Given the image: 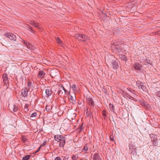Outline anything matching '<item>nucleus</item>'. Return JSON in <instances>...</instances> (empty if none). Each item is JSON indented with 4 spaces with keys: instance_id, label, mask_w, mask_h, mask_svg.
Instances as JSON below:
<instances>
[{
    "instance_id": "39",
    "label": "nucleus",
    "mask_w": 160,
    "mask_h": 160,
    "mask_svg": "<svg viewBox=\"0 0 160 160\" xmlns=\"http://www.w3.org/2000/svg\"><path fill=\"white\" fill-rule=\"evenodd\" d=\"M28 140V139H27L26 138H25L24 137H22V141L24 143H25Z\"/></svg>"
},
{
    "instance_id": "42",
    "label": "nucleus",
    "mask_w": 160,
    "mask_h": 160,
    "mask_svg": "<svg viewBox=\"0 0 160 160\" xmlns=\"http://www.w3.org/2000/svg\"><path fill=\"white\" fill-rule=\"evenodd\" d=\"M22 40V42L23 43V44L26 46L27 45V43L28 42H26L25 41H24L23 39H21Z\"/></svg>"
},
{
    "instance_id": "33",
    "label": "nucleus",
    "mask_w": 160,
    "mask_h": 160,
    "mask_svg": "<svg viewBox=\"0 0 160 160\" xmlns=\"http://www.w3.org/2000/svg\"><path fill=\"white\" fill-rule=\"evenodd\" d=\"M72 88L74 92L77 91V87L75 85H72Z\"/></svg>"
},
{
    "instance_id": "7",
    "label": "nucleus",
    "mask_w": 160,
    "mask_h": 160,
    "mask_svg": "<svg viewBox=\"0 0 160 160\" xmlns=\"http://www.w3.org/2000/svg\"><path fill=\"white\" fill-rule=\"evenodd\" d=\"M37 92L33 93L30 96V98H31V102H33L35 103L36 102H37L38 99V97L36 95Z\"/></svg>"
},
{
    "instance_id": "1",
    "label": "nucleus",
    "mask_w": 160,
    "mask_h": 160,
    "mask_svg": "<svg viewBox=\"0 0 160 160\" xmlns=\"http://www.w3.org/2000/svg\"><path fill=\"white\" fill-rule=\"evenodd\" d=\"M74 37L79 41H82L86 42L88 39V37L82 34H76L74 35Z\"/></svg>"
},
{
    "instance_id": "55",
    "label": "nucleus",
    "mask_w": 160,
    "mask_h": 160,
    "mask_svg": "<svg viewBox=\"0 0 160 160\" xmlns=\"http://www.w3.org/2000/svg\"><path fill=\"white\" fill-rule=\"evenodd\" d=\"M44 142H45V143H47V142H48V141H47L46 140V141H45Z\"/></svg>"
},
{
    "instance_id": "16",
    "label": "nucleus",
    "mask_w": 160,
    "mask_h": 160,
    "mask_svg": "<svg viewBox=\"0 0 160 160\" xmlns=\"http://www.w3.org/2000/svg\"><path fill=\"white\" fill-rule=\"evenodd\" d=\"M45 75V73L43 71L40 70L38 74V76L39 78H43L44 77Z\"/></svg>"
},
{
    "instance_id": "17",
    "label": "nucleus",
    "mask_w": 160,
    "mask_h": 160,
    "mask_svg": "<svg viewBox=\"0 0 160 160\" xmlns=\"http://www.w3.org/2000/svg\"><path fill=\"white\" fill-rule=\"evenodd\" d=\"M133 68L135 70L140 71L141 70V65L139 63L134 65Z\"/></svg>"
},
{
    "instance_id": "37",
    "label": "nucleus",
    "mask_w": 160,
    "mask_h": 160,
    "mask_svg": "<svg viewBox=\"0 0 160 160\" xmlns=\"http://www.w3.org/2000/svg\"><path fill=\"white\" fill-rule=\"evenodd\" d=\"M56 42H57L59 44L62 43V41L60 40V39L58 37H57L56 38Z\"/></svg>"
},
{
    "instance_id": "4",
    "label": "nucleus",
    "mask_w": 160,
    "mask_h": 160,
    "mask_svg": "<svg viewBox=\"0 0 160 160\" xmlns=\"http://www.w3.org/2000/svg\"><path fill=\"white\" fill-rule=\"evenodd\" d=\"M28 90L27 88H25L24 89L22 90L21 94L22 97L24 99L23 101H27L28 99H26V98L27 97L28 94Z\"/></svg>"
},
{
    "instance_id": "52",
    "label": "nucleus",
    "mask_w": 160,
    "mask_h": 160,
    "mask_svg": "<svg viewBox=\"0 0 160 160\" xmlns=\"http://www.w3.org/2000/svg\"><path fill=\"white\" fill-rule=\"evenodd\" d=\"M86 114L87 115L89 116V115H90V112H88V111H87L86 112Z\"/></svg>"
},
{
    "instance_id": "20",
    "label": "nucleus",
    "mask_w": 160,
    "mask_h": 160,
    "mask_svg": "<svg viewBox=\"0 0 160 160\" xmlns=\"http://www.w3.org/2000/svg\"><path fill=\"white\" fill-rule=\"evenodd\" d=\"M109 107L112 112H113L115 113L117 115V114L115 112V109L114 108V106L111 103H110L109 105Z\"/></svg>"
},
{
    "instance_id": "27",
    "label": "nucleus",
    "mask_w": 160,
    "mask_h": 160,
    "mask_svg": "<svg viewBox=\"0 0 160 160\" xmlns=\"http://www.w3.org/2000/svg\"><path fill=\"white\" fill-rule=\"evenodd\" d=\"M122 94L123 95V97L125 98L127 97L128 98L129 97V94L125 92L124 91H122Z\"/></svg>"
},
{
    "instance_id": "46",
    "label": "nucleus",
    "mask_w": 160,
    "mask_h": 160,
    "mask_svg": "<svg viewBox=\"0 0 160 160\" xmlns=\"http://www.w3.org/2000/svg\"><path fill=\"white\" fill-rule=\"evenodd\" d=\"M28 70V71H30V68H28V67H26L25 68H23V73H25L24 72V71L25 70Z\"/></svg>"
},
{
    "instance_id": "32",
    "label": "nucleus",
    "mask_w": 160,
    "mask_h": 160,
    "mask_svg": "<svg viewBox=\"0 0 160 160\" xmlns=\"http://www.w3.org/2000/svg\"><path fill=\"white\" fill-rule=\"evenodd\" d=\"M58 92L59 96L61 97L63 94V92L62 91L60 88L58 89Z\"/></svg>"
},
{
    "instance_id": "35",
    "label": "nucleus",
    "mask_w": 160,
    "mask_h": 160,
    "mask_svg": "<svg viewBox=\"0 0 160 160\" xmlns=\"http://www.w3.org/2000/svg\"><path fill=\"white\" fill-rule=\"evenodd\" d=\"M29 105L28 104H25V105L24 106V109H25V112H26L27 111H28V108L29 107Z\"/></svg>"
},
{
    "instance_id": "54",
    "label": "nucleus",
    "mask_w": 160,
    "mask_h": 160,
    "mask_svg": "<svg viewBox=\"0 0 160 160\" xmlns=\"http://www.w3.org/2000/svg\"><path fill=\"white\" fill-rule=\"evenodd\" d=\"M104 92L105 94H106L107 93V92L106 91H105Z\"/></svg>"
},
{
    "instance_id": "3",
    "label": "nucleus",
    "mask_w": 160,
    "mask_h": 160,
    "mask_svg": "<svg viewBox=\"0 0 160 160\" xmlns=\"http://www.w3.org/2000/svg\"><path fill=\"white\" fill-rule=\"evenodd\" d=\"M136 85L139 89H141L144 91H147V89L146 87L144 85L143 83L140 81L138 80L137 81Z\"/></svg>"
},
{
    "instance_id": "12",
    "label": "nucleus",
    "mask_w": 160,
    "mask_h": 160,
    "mask_svg": "<svg viewBox=\"0 0 160 160\" xmlns=\"http://www.w3.org/2000/svg\"><path fill=\"white\" fill-rule=\"evenodd\" d=\"M87 100L88 102L89 103V104L90 106H94V101H93L92 98L90 97H88L87 98Z\"/></svg>"
},
{
    "instance_id": "53",
    "label": "nucleus",
    "mask_w": 160,
    "mask_h": 160,
    "mask_svg": "<svg viewBox=\"0 0 160 160\" xmlns=\"http://www.w3.org/2000/svg\"><path fill=\"white\" fill-rule=\"evenodd\" d=\"M103 117V118L105 121H107V120H108L107 118V117Z\"/></svg>"
},
{
    "instance_id": "11",
    "label": "nucleus",
    "mask_w": 160,
    "mask_h": 160,
    "mask_svg": "<svg viewBox=\"0 0 160 160\" xmlns=\"http://www.w3.org/2000/svg\"><path fill=\"white\" fill-rule=\"evenodd\" d=\"M139 102H140L139 104L140 105L146 108H149L150 107V105L149 104H147L146 102L143 100L139 101Z\"/></svg>"
},
{
    "instance_id": "31",
    "label": "nucleus",
    "mask_w": 160,
    "mask_h": 160,
    "mask_svg": "<svg viewBox=\"0 0 160 160\" xmlns=\"http://www.w3.org/2000/svg\"><path fill=\"white\" fill-rule=\"evenodd\" d=\"M88 150V146L86 145L84 147L83 149L82 150V152H85L86 151H87Z\"/></svg>"
},
{
    "instance_id": "28",
    "label": "nucleus",
    "mask_w": 160,
    "mask_h": 160,
    "mask_svg": "<svg viewBox=\"0 0 160 160\" xmlns=\"http://www.w3.org/2000/svg\"><path fill=\"white\" fill-rule=\"evenodd\" d=\"M78 155L77 154L75 155H73L72 156V160H77L78 158Z\"/></svg>"
},
{
    "instance_id": "36",
    "label": "nucleus",
    "mask_w": 160,
    "mask_h": 160,
    "mask_svg": "<svg viewBox=\"0 0 160 160\" xmlns=\"http://www.w3.org/2000/svg\"><path fill=\"white\" fill-rule=\"evenodd\" d=\"M18 109V107H17L15 105H13V112H16Z\"/></svg>"
},
{
    "instance_id": "26",
    "label": "nucleus",
    "mask_w": 160,
    "mask_h": 160,
    "mask_svg": "<svg viewBox=\"0 0 160 160\" xmlns=\"http://www.w3.org/2000/svg\"><path fill=\"white\" fill-rule=\"evenodd\" d=\"M120 58L122 60H123L125 61H127L128 60L127 59V56L125 55H121Z\"/></svg>"
},
{
    "instance_id": "6",
    "label": "nucleus",
    "mask_w": 160,
    "mask_h": 160,
    "mask_svg": "<svg viewBox=\"0 0 160 160\" xmlns=\"http://www.w3.org/2000/svg\"><path fill=\"white\" fill-rule=\"evenodd\" d=\"M5 36L8 38L14 41H16V36L10 32H7L5 33Z\"/></svg>"
},
{
    "instance_id": "48",
    "label": "nucleus",
    "mask_w": 160,
    "mask_h": 160,
    "mask_svg": "<svg viewBox=\"0 0 160 160\" xmlns=\"http://www.w3.org/2000/svg\"><path fill=\"white\" fill-rule=\"evenodd\" d=\"M41 147H40L38 148V149L34 153L36 154L37 152H38L39 151H40L41 149Z\"/></svg>"
},
{
    "instance_id": "50",
    "label": "nucleus",
    "mask_w": 160,
    "mask_h": 160,
    "mask_svg": "<svg viewBox=\"0 0 160 160\" xmlns=\"http://www.w3.org/2000/svg\"><path fill=\"white\" fill-rule=\"evenodd\" d=\"M46 143L44 142L43 143L41 144V145L40 146V147H41H41H44Z\"/></svg>"
},
{
    "instance_id": "18",
    "label": "nucleus",
    "mask_w": 160,
    "mask_h": 160,
    "mask_svg": "<svg viewBox=\"0 0 160 160\" xmlns=\"http://www.w3.org/2000/svg\"><path fill=\"white\" fill-rule=\"evenodd\" d=\"M114 45L115 46V47H114V48L116 50V51H118V52L119 53H121L122 52V50L121 48L120 47H116L117 46H118L117 44H116L115 43H113Z\"/></svg>"
},
{
    "instance_id": "25",
    "label": "nucleus",
    "mask_w": 160,
    "mask_h": 160,
    "mask_svg": "<svg viewBox=\"0 0 160 160\" xmlns=\"http://www.w3.org/2000/svg\"><path fill=\"white\" fill-rule=\"evenodd\" d=\"M26 46L28 48L31 50L33 49V46L32 44H30L29 42H28L27 43V45Z\"/></svg>"
},
{
    "instance_id": "10",
    "label": "nucleus",
    "mask_w": 160,
    "mask_h": 160,
    "mask_svg": "<svg viewBox=\"0 0 160 160\" xmlns=\"http://www.w3.org/2000/svg\"><path fill=\"white\" fill-rule=\"evenodd\" d=\"M29 23L31 25L37 27L39 29H41L40 24L34 21H30Z\"/></svg>"
},
{
    "instance_id": "19",
    "label": "nucleus",
    "mask_w": 160,
    "mask_h": 160,
    "mask_svg": "<svg viewBox=\"0 0 160 160\" xmlns=\"http://www.w3.org/2000/svg\"><path fill=\"white\" fill-rule=\"evenodd\" d=\"M129 149L131 150H132L136 149H137V147L135 144L134 143L130 144H129Z\"/></svg>"
},
{
    "instance_id": "2",
    "label": "nucleus",
    "mask_w": 160,
    "mask_h": 160,
    "mask_svg": "<svg viewBox=\"0 0 160 160\" xmlns=\"http://www.w3.org/2000/svg\"><path fill=\"white\" fill-rule=\"evenodd\" d=\"M149 136L151 138L152 145L154 146H157L158 144V139L156 135L151 133L149 134Z\"/></svg>"
},
{
    "instance_id": "40",
    "label": "nucleus",
    "mask_w": 160,
    "mask_h": 160,
    "mask_svg": "<svg viewBox=\"0 0 160 160\" xmlns=\"http://www.w3.org/2000/svg\"><path fill=\"white\" fill-rule=\"evenodd\" d=\"M50 106H49V105H47L46 107V108H45V109H46V110L47 111V112H48L49 111V110H50Z\"/></svg>"
},
{
    "instance_id": "49",
    "label": "nucleus",
    "mask_w": 160,
    "mask_h": 160,
    "mask_svg": "<svg viewBox=\"0 0 160 160\" xmlns=\"http://www.w3.org/2000/svg\"><path fill=\"white\" fill-rule=\"evenodd\" d=\"M54 160H61V159L59 157H57L54 158Z\"/></svg>"
},
{
    "instance_id": "30",
    "label": "nucleus",
    "mask_w": 160,
    "mask_h": 160,
    "mask_svg": "<svg viewBox=\"0 0 160 160\" xmlns=\"http://www.w3.org/2000/svg\"><path fill=\"white\" fill-rule=\"evenodd\" d=\"M31 156L30 155H26L22 158V160H28Z\"/></svg>"
},
{
    "instance_id": "41",
    "label": "nucleus",
    "mask_w": 160,
    "mask_h": 160,
    "mask_svg": "<svg viewBox=\"0 0 160 160\" xmlns=\"http://www.w3.org/2000/svg\"><path fill=\"white\" fill-rule=\"evenodd\" d=\"M156 95L160 98V91H158L156 92Z\"/></svg>"
},
{
    "instance_id": "51",
    "label": "nucleus",
    "mask_w": 160,
    "mask_h": 160,
    "mask_svg": "<svg viewBox=\"0 0 160 160\" xmlns=\"http://www.w3.org/2000/svg\"><path fill=\"white\" fill-rule=\"evenodd\" d=\"M61 87L62 88V89L64 91H65L66 89H65V88L64 87L63 85H61Z\"/></svg>"
},
{
    "instance_id": "9",
    "label": "nucleus",
    "mask_w": 160,
    "mask_h": 160,
    "mask_svg": "<svg viewBox=\"0 0 160 160\" xmlns=\"http://www.w3.org/2000/svg\"><path fill=\"white\" fill-rule=\"evenodd\" d=\"M3 81L5 85H6L7 88H8L9 85L8 81V75L6 74H4L2 75Z\"/></svg>"
},
{
    "instance_id": "56",
    "label": "nucleus",
    "mask_w": 160,
    "mask_h": 160,
    "mask_svg": "<svg viewBox=\"0 0 160 160\" xmlns=\"http://www.w3.org/2000/svg\"><path fill=\"white\" fill-rule=\"evenodd\" d=\"M28 74V73H26V74Z\"/></svg>"
},
{
    "instance_id": "34",
    "label": "nucleus",
    "mask_w": 160,
    "mask_h": 160,
    "mask_svg": "<svg viewBox=\"0 0 160 160\" xmlns=\"http://www.w3.org/2000/svg\"><path fill=\"white\" fill-rule=\"evenodd\" d=\"M27 86L28 87L29 89L32 88V82L30 81H29L28 83Z\"/></svg>"
},
{
    "instance_id": "22",
    "label": "nucleus",
    "mask_w": 160,
    "mask_h": 160,
    "mask_svg": "<svg viewBox=\"0 0 160 160\" xmlns=\"http://www.w3.org/2000/svg\"><path fill=\"white\" fill-rule=\"evenodd\" d=\"M59 143V147L61 148L64 147L65 143V139H64L63 141H61Z\"/></svg>"
},
{
    "instance_id": "44",
    "label": "nucleus",
    "mask_w": 160,
    "mask_h": 160,
    "mask_svg": "<svg viewBox=\"0 0 160 160\" xmlns=\"http://www.w3.org/2000/svg\"><path fill=\"white\" fill-rule=\"evenodd\" d=\"M110 139L111 141H113L114 140V138L113 136V135H110Z\"/></svg>"
},
{
    "instance_id": "29",
    "label": "nucleus",
    "mask_w": 160,
    "mask_h": 160,
    "mask_svg": "<svg viewBox=\"0 0 160 160\" xmlns=\"http://www.w3.org/2000/svg\"><path fill=\"white\" fill-rule=\"evenodd\" d=\"M131 150L132 151L131 152V154L132 155L133 157L136 156L137 154L136 149L132 150Z\"/></svg>"
},
{
    "instance_id": "21",
    "label": "nucleus",
    "mask_w": 160,
    "mask_h": 160,
    "mask_svg": "<svg viewBox=\"0 0 160 160\" xmlns=\"http://www.w3.org/2000/svg\"><path fill=\"white\" fill-rule=\"evenodd\" d=\"M26 28L28 30H31L32 32L33 33L35 32L34 30L32 29V28L28 25H27L26 26Z\"/></svg>"
},
{
    "instance_id": "38",
    "label": "nucleus",
    "mask_w": 160,
    "mask_h": 160,
    "mask_svg": "<svg viewBox=\"0 0 160 160\" xmlns=\"http://www.w3.org/2000/svg\"><path fill=\"white\" fill-rule=\"evenodd\" d=\"M83 125V123H82L78 128V129L79 130V132H81L82 131L83 129V128H82V126Z\"/></svg>"
},
{
    "instance_id": "45",
    "label": "nucleus",
    "mask_w": 160,
    "mask_h": 160,
    "mask_svg": "<svg viewBox=\"0 0 160 160\" xmlns=\"http://www.w3.org/2000/svg\"><path fill=\"white\" fill-rule=\"evenodd\" d=\"M129 97H128V98H129L130 99H131L132 100H134V101H136L137 100H135V99L134 98H133V97L131 96L130 95H129Z\"/></svg>"
},
{
    "instance_id": "15",
    "label": "nucleus",
    "mask_w": 160,
    "mask_h": 160,
    "mask_svg": "<svg viewBox=\"0 0 160 160\" xmlns=\"http://www.w3.org/2000/svg\"><path fill=\"white\" fill-rule=\"evenodd\" d=\"M93 160H101V159L98 153H96L93 154Z\"/></svg>"
},
{
    "instance_id": "13",
    "label": "nucleus",
    "mask_w": 160,
    "mask_h": 160,
    "mask_svg": "<svg viewBox=\"0 0 160 160\" xmlns=\"http://www.w3.org/2000/svg\"><path fill=\"white\" fill-rule=\"evenodd\" d=\"M52 92L51 89L50 88H47L45 90V93L46 95V96L48 97L50 96L52 94Z\"/></svg>"
},
{
    "instance_id": "8",
    "label": "nucleus",
    "mask_w": 160,
    "mask_h": 160,
    "mask_svg": "<svg viewBox=\"0 0 160 160\" xmlns=\"http://www.w3.org/2000/svg\"><path fill=\"white\" fill-rule=\"evenodd\" d=\"M65 139V137L63 135H56L54 136V139L57 142H60L61 141H63Z\"/></svg>"
},
{
    "instance_id": "23",
    "label": "nucleus",
    "mask_w": 160,
    "mask_h": 160,
    "mask_svg": "<svg viewBox=\"0 0 160 160\" xmlns=\"http://www.w3.org/2000/svg\"><path fill=\"white\" fill-rule=\"evenodd\" d=\"M32 112V111H31L29 113V115L31 114L30 117L32 118L36 117L37 115V113L34 112L31 113Z\"/></svg>"
},
{
    "instance_id": "14",
    "label": "nucleus",
    "mask_w": 160,
    "mask_h": 160,
    "mask_svg": "<svg viewBox=\"0 0 160 160\" xmlns=\"http://www.w3.org/2000/svg\"><path fill=\"white\" fill-rule=\"evenodd\" d=\"M68 98L69 99L70 102L72 103H75V101L76 100V98L75 96L74 97L70 95L68 97Z\"/></svg>"
},
{
    "instance_id": "47",
    "label": "nucleus",
    "mask_w": 160,
    "mask_h": 160,
    "mask_svg": "<svg viewBox=\"0 0 160 160\" xmlns=\"http://www.w3.org/2000/svg\"><path fill=\"white\" fill-rule=\"evenodd\" d=\"M64 91L65 93L66 94L69 95L70 92H68V91L66 89L65 90V91Z\"/></svg>"
},
{
    "instance_id": "24",
    "label": "nucleus",
    "mask_w": 160,
    "mask_h": 160,
    "mask_svg": "<svg viewBox=\"0 0 160 160\" xmlns=\"http://www.w3.org/2000/svg\"><path fill=\"white\" fill-rule=\"evenodd\" d=\"M102 115L103 117H107L108 112L107 110H103L102 111Z\"/></svg>"
},
{
    "instance_id": "5",
    "label": "nucleus",
    "mask_w": 160,
    "mask_h": 160,
    "mask_svg": "<svg viewBox=\"0 0 160 160\" xmlns=\"http://www.w3.org/2000/svg\"><path fill=\"white\" fill-rule=\"evenodd\" d=\"M111 66L115 70H117L119 68V66L118 61L112 60L111 62Z\"/></svg>"
},
{
    "instance_id": "43",
    "label": "nucleus",
    "mask_w": 160,
    "mask_h": 160,
    "mask_svg": "<svg viewBox=\"0 0 160 160\" xmlns=\"http://www.w3.org/2000/svg\"><path fill=\"white\" fill-rule=\"evenodd\" d=\"M145 62H146L147 63L149 64L150 65L152 64L151 63L152 62L151 61H150L149 59H147L145 61Z\"/></svg>"
}]
</instances>
